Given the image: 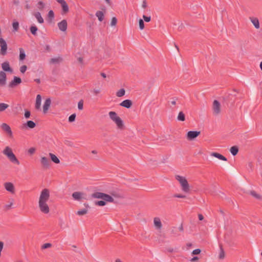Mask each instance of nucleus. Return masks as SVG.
Instances as JSON below:
<instances>
[{"instance_id": "nucleus-1", "label": "nucleus", "mask_w": 262, "mask_h": 262, "mask_svg": "<svg viewBox=\"0 0 262 262\" xmlns=\"http://www.w3.org/2000/svg\"><path fill=\"white\" fill-rule=\"evenodd\" d=\"M51 198L50 190L48 188L42 189L39 192L37 200L38 208L40 212L47 214L50 212L49 205Z\"/></svg>"}, {"instance_id": "nucleus-2", "label": "nucleus", "mask_w": 262, "mask_h": 262, "mask_svg": "<svg viewBox=\"0 0 262 262\" xmlns=\"http://www.w3.org/2000/svg\"><path fill=\"white\" fill-rule=\"evenodd\" d=\"M92 196L95 199L102 200L95 202V205L99 206H104L106 205L107 202L112 203L114 202V199L112 196L100 192H94L92 194Z\"/></svg>"}, {"instance_id": "nucleus-3", "label": "nucleus", "mask_w": 262, "mask_h": 262, "mask_svg": "<svg viewBox=\"0 0 262 262\" xmlns=\"http://www.w3.org/2000/svg\"><path fill=\"white\" fill-rule=\"evenodd\" d=\"M174 177L182 191L186 193H189L190 191V185L186 177L179 174L175 175Z\"/></svg>"}, {"instance_id": "nucleus-4", "label": "nucleus", "mask_w": 262, "mask_h": 262, "mask_svg": "<svg viewBox=\"0 0 262 262\" xmlns=\"http://www.w3.org/2000/svg\"><path fill=\"white\" fill-rule=\"evenodd\" d=\"M108 114L110 119L115 124L118 130H122L125 128L123 121L117 113L114 111H110Z\"/></svg>"}, {"instance_id": "nucleus-5", "label": "nucleus", "mask_w": 262, "mask_h": 262, "mask_svg": "<svg viewBox=\"0 0 262 262\" xmlns=\"http://www.w3.org/2000/svg\"><path fill=\"white\" fill-rule=\"evenodd\" d=\"M3 154L8 158L9 161L17 165L20 164V162L13 153L12 149L8 146H6L3 150Z\"/></svg>"}, {"instance_id": "nucleus-6", "label": "nucleus", "mask_w": 262, "mask_h": 262, "mask_svg": "<svg viewBox=\"0 0 262 262\" xmlns=\"http://www.w3.org/2000/svg\"><path fill=\"white\" fill-rule=\"evenodd\" d=\"M72 197L73 200L78 202L87 200V195L83 191H75L72 193Z\"/></svg>"}, {"instance_id": "nucleus-7", "label": "nucleus", "mask_w": 262, "mask_h": 262, "mask_svg": "<svg viewBox=\"0 0 262 262\" xmlns=\"http://www.w3.org/2000/svg\"><path fill=\"white\" fill-rule=\"evenodd\" d=\"M0 47H1L0 54L3 56L7 54L8 46H7V42L5 41V40L2 38V32H1V29H0Z\"/></svg>"}, {"instance_id": "nucleus-8", "label": "nucleus", "mask_w": 262, "mask_h": 262, "mask_svg": "<svg viewBox=\"0 0 262 262\" xmlns=\"http://www.w3.org/2000/svg\"><path fill=\"white\" fill-rule=\"evenodd\" d=\"M41 166L44 168H49L51 165L50 160L46 157L41 156L40 159Z\"/></svg>"}, {"instance_id": "nucleus-9", "label": "nucleus", "mask_w": 262, "mask_h": 262, "mask_svg": "<svg viewBox=\"0 0 262 262\" xmlns=\"http://www.w3.org/2000/svg\"><path fill=\"white\" fill-rule=\"evenodd\" d=\"M1 127L2 129L5 132L8 136L10 137H12L13 136V133L11 130V127L9 125H8L6 123H3L1 125Z\"/></svg>"}, {"instance_id": "nucleus-10", "label": "nucleus", "mask_w": 262, "mask_h": 262, "mask_svg": "<svg viewBox=\"0 0 262 262\" xmlns=\"http://www.w3.org/2000/svg\"><path fill=\"white\" fill-rule=\"evenodd\" d=\"M57 3L60 4L62 8V14H65L69 12V7L64 0H56Z\"/></svg>"}, {"instance_id": "nucleus-11", "label": "nucleus", "mask_w": 262, "mask_h": 262, "mask_svg": "<svg viewBox=\"0 0 262 262\" xmlns=\"http://www.w3.org/2000/svg\"><path fill=\"white\" fill-rule=\"evenodd\" d=\"M213 113L214 115H219L221 112V104L217 100H214L213 102Z\"/></svg>"}, {"instance_id": "nucleus-12", "label": "nucleus", "mask_w": 262, "mask_h": 262, "mask_svg": "<svg viewBox=\"0 0 262 262\" xmlns=\"http://www.w3.org/2000/svg\"><path fill=\"white\" fill-rule=\"evenodd\" d=\"M4 186L6 190L11 194H14L15 192V187L13 183L6 182L4 183Z\"/></svg>"}, {"instance_id": "nucleus-13", "label": "nucleus", "mask_w": 262, "mask_h": 262, "mask_svg": "<svg viewBox=\"0 0 262 262\" xmlns=\"http://www.w3.org/2000/svg\"><path fill=\"white\" fill-rule=\"evenodd\" d=\"M200 133L199 131H189L186 135V138L187 140L191 141L196 138Z\"/></svg>"}, {"instance_id": "nucleus-14", "label": "nucleus", "mask_w": 262, "mask_h": 262, "mask_svg": "<svg viewBox=\"0 0 262 262\" xmlns=\"http://www.w3.org/2000/svg\"><path fill=\"white\" fill-rule=\"evenodd\" d=\"M57 26L61 31L65 32H66L68 28V23L66 20L63 19L57 23Z\"/></svg>"}, {"instance_id": "nucleus-15", "label": "nucleus", "mask_w": 262, "mask_h": 262, "mask_svg": "<svg viewBox=\"0 0 262 262\" xmlns=\"http://www.w3.org/2000/svg\"><path fill=\"white\" fill-rule=\"evenodd\" d=\"M2 68L3 69L2 71H4V72H10V73H13V69L11 68L10 66V63L8 61H6L3 62L1 64Z\"/></svg>"}, {"instance_id": "nucleus-16", "label": "nucleus", "mask_w": 262, "mask_h": 262, "mask_svg": "<svg viewBox=\"0 0 262 262\" xmlns=\"http://www.w3.org/2000/svg\"><path fill=\"white\" fill-rule=\"evenodd\" d=\"M21 82V79L18 77L14 76L13 80H12L9 84L10 88H14L16 85L19 84Z\"/></svg>"}, {"instance_id": "nucleus-17", "label": "nucleus", "mask_w": 262, "mask_h": 262, "mask_svg": "<svg viewBox=\"0 0 262 262\" xmlns=\"http://www.w3.org/2000/svg\"><path fill=\"white\" fill-rule=\"evenodd\" d=\"M7 82V75L4 71H0V86H4Z\"/></svg>"}, {"instance_id": "nucleus-18", "label": "nucleus", "mask_w": 262, "mask_h": 262, "mask_svg": "<svg viewBox=\"0 0 262 262\" xmlns=\"http://www.w3.org/2000/svg\"><path fill=\"white\" fill-rule=\"evenodd\" d=\"M249 19L256 29L260 28L259 21L257 17H250Z\"/></svg>"}, {"instance_id": "nucleus-19", "label": "nucleus", "mask_w": 262, "mask_h": 262, "mask_svg": "<svg viewBox=\"0 0 262 262\" xmlns=\"http://www.w3.org/2000/svg\"><path fill=\"white\" fill-rule=\"evenodd\" d=\"M51 104V100L50 98H47L46 99L43 105V112L45 114L47 113L48 110L49 109Z\"/></svg>"}, {"instance_id": "nucleus-20", "label": "nucleus", "mask_w": 262, "mask_h": 262, "mask_svg": "<svg viewBox=\"0 0 262 262\" xmlns=\"http://www.w3.org/2000/svg\"><path fill=\"white\" fill-rule=\"evenodd\" d=\"M132 105H133L132 101L129 99L125 100L120 103V106H121L123 107L126 108H130L132 107Z\"/></svg>"}, {"instance_id": "nucleus-21", "label": "nucleus", "mask_w": 262, "mask_h": 262, "mask_svg": "<svg viewBox=\"0 0 262 262\" xmlns=\"http://www.w3.org/2000/svg\"><path fill=\"white\" fill-rule=\"evenodd\" d=\"M154 225L157 229L160 230L161 229L162 225L160 218L156 217L154 219Z\"/></svg>"}, {"instance_id": "nucleus-22", "label": "nucleus", "mask_w": 262, "mask_h": 262, "mask_svg": "<svg viewBox=\"0 0 262 262\" xmlns=\"http://www.w3.org/2000/svg\"><path fill=\"white\" fill-rule=\"evenodd\" d=\"M41 103V97L40 95L38 94L36 96L35 104V107L36 110H39L40 109Z\"/></svg>"}, {"instance_id": "nucleus-23", "label": "nucleus", "mask_w": 262, "mask_h": 262, "mask_svg": "<svg viewBox=\"0 0 262 262\" xmlns=\"http://www.w3.org/2000/svg\"><path fill=\"white\" fill-rule=\"evenodd\" d=\"M210 155L212 157L217 158L220 160L224 161H226L227 160V158L225 157L217 152H212L211 153Z\"/></svg>"}, {"instance_id": "nucleus-24", "label": "nucleus", "mask_w": 262, "mask_h": 262, "mask_svg": "<svg viewBox=\"0 0 262 262\" xmlns=\"http://www.w3.org/2000/svg\"><path fill=\"white\" fill-rule=\"evenodd\" d=\"M33 15L35 17V18H36L37 21L39 23H40V24L43 23L44 20H43V18L42 17L40 12H35L33 14Z\"/></svg>"}, {"instance_id": "nucleus-25", "label": "nucleus", "mask_w": 262, "mask_h": 262, "mask_svg": "<svg viewBox=\"0 0 262 262\" xmlns=\"http://www.w3.org/2000/svg\"><path fill=\"white\" fill-rule=\"evenodd\" d=\"M24 127H28L29 128H33L36 126V124L33 121H28L26 123L23 124Z\"/></svg>"}, {"instance_id": "nucleus-26", "label": "nucleus", "mask_w": 262, "mask_h": 262, "mask_svg": "<svg viewBox=\"0 0 262 262\" xmlns=\"http://www.w3.org/2000/svg\"><path fill=\"white\" fill-rule=\"evenodd\" d=\"M19 59L20 61H23L25 59L26 56L25 52L23 48H19Z\"/></svg>"}, {"instance_id": "nucleus-27", "label": "nucleus", "mask_w": 262, "mask_h": 262, "mask_svg": "<svg viewBox=\"0 0 262 262\" xmlns=\"http://www.w3.org/2000/svg\"><path fill=\"white\" fill-rule=\"evenodd\" d=\"M49 155L51 158V160L53 162H54L56 164H58L60 163L59 159L57 158V157L56 155H55L54 154H52V153H49Z\"/></svg>"}, {"instance_id": "nucleus-28", "label": "nucleus", "mask_w": 262, "mask_h": 262, "mask_svg": "<svg viewBox=\"0 0 262 262\" xmlns=\"http://www.w3.org/2000/svg\"><path fill=\"white\" fill-rule=\"evenodd\" d=\"M88 212V210L86 208H83V209H80L78 211H77L76 212V214L78 216H83V215H84L85 214H86Z\"/></svg>"}, {"instance_id": "nucleus-29", "label": "nucleus", "mask_w": 262, "mask_h": 262, "mask_svg": "<svg viewBox=\"0 0 262 262\" xmlns=\"http://www.w3.org/2000/svg\"><path fill=\"white\" fill-rule=\"evenodd\" d=\"M96 15L98 17V19L100 21H101L103 20L104 15V13L102 11H97L96 13Z\"/></svg>"}, {"instance_id": "nucleus-30", "label": "nucleus", "mask_w": 262, "mask_h": 262, "mask_svg": "<svg viewBox=\"0 0 262 262\" xmlns=\"http://www.w3.org/2000/svg\"><path fill=\"white\" fill-rule=\"evenodd\" d=\"M225 257V252H224L223 249L222 247H221L220 252L219 253V256H218L219 259L220 260H223V259H224Z\"/></svg>"}, {"instance_id": "nucleus-31", "label": "nucleus", "mask_w": 262, "mask_h": 262, "mask_svg": "<svg viewBox=\"0 0 262 262\" xmlns=\"http://www.w3.org/2000/svg\"><path fill=\"white\" fill-rule=\"evenodd\" d=\"M61 60V58L60 57H55L52 58L50 59V62L51 64H57L60 62Z\"/></svg>"}, {"instance_id": "nucleus-32", "label": "nucleus", "mask_w": 262, "mask_h": 262, "mask_svg": "<svg viewBox=\"0 0 262 262\" xmlns=\"http://www.w3.org/2000/svg\"><path fill=\"white\" fill-rule=\"evenodd\" d=\"M13 31L15 32L19 29V23L17 21H14L12 23Z\"/></svg>"}, {"instance_id": "nucleus-33", "label": "nucleus", "mask_w": 262, "mask_h": 262, "mask_svg": "<svg viewBox=\"0 0 262 262\" xmlns=\"http://www.w3.org/2000/svg\"><path fill=\"white\" fill-rule=\"evenodd\" d=\"M230 151L233 156H235L238 151V148L237 146H232L230 148Z\"/></svg>"}, {"instance_id": "nucleus-34", "label": "nucleus", "mask_w": 262, "mask_h": 262, "mask_svg": "<svg viewBox=\"0 0 262 262\" xmlns=\"http://www.w3.org/2000/svg\"><path fill=\"white\" fill-rule=\"evenodd\" d=\"M125 94V91L124 89H121L116 92V96L118 97L123 96Z\"/></svg>"}, {"instance_id": "nucleus-35", "label": "nucleus", "mask_w": 262, "mask_h": 262, "mask_svg": "<svg viewBox=\"0 0 262 262\" xmlns=\"http://www.w3.org/2000/svg\"><path fill=\"white\" fill-rule=\"evenodd\" d=\"M177 119L178 120L181 121H184L185 120V116L184 114L182 112H179Z\"/></svg>"}, {"instance_id": "nucleus-36", "label": "nucleus", "mask_w": 262, "mask_h": 262, "mask_svg": "<svg viewBox=\"0 0 262 262\" xmlns=\"http://www.w3.org/2000/svg\"><path fill=\"white\" fill-rule=\"evenodd\" d=\"M9 107V105L4 103H0V112L4 111L5 110H6Z\"/></svg>"}, {"instance_id": "nucleus-37", "label": "nucleus", "mask_w": 262, "mask_h": 262, "mask_svg": "<svg viewBox=\"0 0 262 262\" xmlns=\"http://www.w3.org/2000/svg\"><path fill=\"white\" fill-rule=\"evenodd\" d=\"M36 150V148L34 147L29 148L27 150V153L29 155L31 156L33 155Z\"/></svg>"}, {"instance_id": "nucleus-38", "label": "nucleus", "mask_w": 262, "mask_h": 262, "mask_svg": "<svg viewBox=\"0 0 262 262\" xmlns=\"http://www.w3.org/2000/svg\"><path fill=\"white\" fill-rule=\"evenodd\" d=\"M37 8L39 10H42L45 7V4L41 1H40L37 3Z\"/></svg>"}, {"instance_id": "nucleus-39", "label": "nucleus", "mask_w": 262, "mask_h": 262, "mask_svg": "<svg viewBox=\"0 0 262 262\" xmlns=\"http://www.w3.org/2000/svg\"><path fill=\"white\" fill-rule=\"evenodd\" d=\"M37 30H38L37 28L34 25L30 27V31L33 35H35L36 34V32H37Z\"/></svg>"}, {"instance_id": "nucleus-40", "label": "nucleus", "mask_w": 262, "mask_h": 262, "mask_svg": "<svg viewBox=\"0 0 262 262\" xmlns=\"http://www.w3.org/2000/svg\"><path fill=\"white\" fill-rule=\"evenodd\" d=\"M27 68H28L27 66L26 65L21 66L19 68L20 72L21 74H24L25 73V72L26 71V70H27Z\"/></svg>"}, {"instance_id": "nucleus-41", "label": "nucleus", "mask_w": 262, "mask_h": 262, "mask_svg": "<svg viewBox=\"0 0 262 262\" xmlns=\"http://www.w3.org/2000/svg\"><path fill=\"white\" fill-rule=\"evenodd\" d=\"M173 197L176 198H182L185 199L186 198V195L181 194V193H176L173 195Z\"/></svg>"}, {"instance_id": "nucleus-42", "label": "nucleus", "mask_w": 262, "mask_h": 262, "mask_svg": "<svg viewBox=\"0 0 262 262\" xmlns=\"http://www.w3.org/2000/svg\"><path fill=\"white\" fill-rule=\"evenodd\" d=\"M92 92L95 95H97L100 93L101 89L98 88H96L93 90Z\"/></svg>"}, {"instance_id": "nucleus-43", "label": "nucleus", "mask_w": 262, "mask_h": 262, "mask_svg": "<svg viewBox=\"0 0 262 262\" xmlns=\"http://www.w3.org/2000/svg\"><path fill=\"white\" fill-rule=\"evenodd\" d=\"M139 25L140 30H143L144 28V21L142 19L139 20Z\"/></svg>"}, {"instance_id": "nucleus-44", "label": "nucleus", "mask_w": 262, "mask_h": 262, "mask_svg": "<svg viewBox=\"0 0 262 262\" xmlns=\"http://www.w3.org/2000/svg\"><path fill=\"white\" fill-rule=\"evenodd\" d=\"M76 118V114H73L69 117V121L70 122H74Z\"/></svg>"}, {"instance_id": "nucleus-45", "label": "nucleus", "mask_w": 262, "mask_h": 262, "mask_svg": "<svg viewBox=\"0 0 262 262\" xmlns=\"http://www.w3.org/2000/svg\"><path fill=\"white\" fill-rule=\"evenodd\" d=\"M117 22V19L115 17H114L112 18L111 25L112 26H115Z\"/></svg>"}, {"instance_id": "nucleus-46", "label": "nucleus", "mask_w": 262, "mask_h": 262, "mask_svg": "<svg viewBox=\"0 0 262 262\" xmlns=\"http://www.w3.org/2000/svg\"><path fill=\"white\" fill-rule=\"evenodd\" d=\"M52 246V245L50 243H46L42 245L41 249H45L51 248Z\"/></svg>"}, {"instance_id": "nucleus-47", "label": "nucleus", "mask_w": 262, "mask_h": 262, "mask_svg": "<svg viewBox=\"0 0 262 262\" xmlns=\"http://www.w3.org/2000/svg\"><path fill=\"white\" fill-rule=\"evenodd\" d=\"M48 16L50 19H52L54 17V14L53 11L52 10H50L48 13Z\"/></svg>"}, {"instance_id": "nucleus-48", "label": "nucleus", "mask_w": 262, "mask_h": 262, "mask_svg": "<svg viewBox=\"0 0 262 262\" xmlns=\"http://www.w3.org/2000/svg\"><path fill=\"white\" fill-rule=\"evenodd\" d=\"M201 252V249H196L192 251L191 254L192 255H198Z\"/></svg>"}, {"instance_id": "nucleus-49", "label": "nucleus", "mask_w": 262, "mask_h": 262, "mask_svg": "<svg viewBox=\"0 0 262 262\" xmlns=\"http://www.w3.org/2000/svg\"><path fill=\"white\" fill-rule=\"evenodd\" d=\"M83 101L82 100L79 101L78 103V108L79 110H82L83 109Z\"/></svg>"}, {"instance_id": "nucleus-50", "label": "nucleus", "mask_w": 262, "mask_h": 262, "mask_svg": "<svg viewBox=\"0 0 262 262\" xmlns=\"http://www.w3.org/2000/svg\"><path fill=\"white\" fill-rule=\"evenodd\" d=\"M30 112L29 111L26 110L25 112V117L26 119H28L30 117Z\"/></svg>"}, {"instance_id": "nucleus-51", "label": "nucleus", "mask_w": 262, "mask_h": 262, "mask_svg": "<svg viewBox=\"0 0 262 262\" xmlns=\"http://www.w3.org/2000/svg\"><path fill=\"white\" fill-rule=\"evenodd\" d=\"M143 18L146 22H149L151 20V17L150 16H146L144 15L143 16Z\"/></svg>"}, {"instance_id": "nucleus-52", "label": "nucleus", "mask_w": 262, "mask_h": 262, "mask_svg": "<svg viewBox=\"0 0 262 262\" xmlns=\"http://www.w3.org/2000/svg\"><path fill=\"white\" fill-rule=\"evenodd\" d=\"M147 6V2L145 0L142 1V7L144 9L146 8Z\"/></svg>"}, {"instance_id": "nucleus-53", "label": "nucleus", "mask_w": 262, "mask_h": 262, "mask_svg": "<svg viewBox=\"0 0 262 262\" xmlns=\"http://www.w3.org/2000/svg\"><path fill=\"white\" fill-rule=\"evenodd\" d=\"M199 260V257L197 256L193 257L192 258L190 259L191 262H194L198 261Z\"/></svg>"}, {"instance_id": "nucleus-54", "label": "nucleus", "mask_w": 262, "mask_h": 262, "mask_svg": "<svg viewBox=\"0 0 262 262\" xmlns=\"http://www.w3.org/2000/svg\"><path fill=\"white\" fill-rule=\"evenodd\" d=\"M252 195H253L254 196H255V197H256L257 198H260V195L257 194H256L254 192H252Z\"/></svg>"}, {"instance_id": "nucleus-55", "label": "nucleus", "mask_w": 262, "mask_h": 262, "mask_svg": "<svg viewBox=\"0 0 262 262\" xmlns=\"http://www.w3.org/2000/svg\"><path fill=\"white\" fill-rule=\"evenodd\" d=\"M198 217H199V219L200 220V221H202L203 219H204V216L202 214H199V215H198Z\"/></svg>"}, {"instance_id": "nucleus-56", "label": "nucleus", "mask_w": 262, "mask_h": 262, "mask_svg": "<svg viewBox=\"0 0 262 262\" xmlns=\"http://www.w3.org/2000/svg\"><path fill=\"white\" fill-rule=\"evenodd\" d=\"M170 103L173 105H176V101L175 100H172V101H170Z\"/></svg>"}, {"instance_id": "nucleus-57", "label": "nucleus", "mask_w": 262, "mask_h": 262, "mask_svg": "<svg viewBox=\"0 0 262 262\" xmlns=\"http://www.w3.org/2000/svg\"><path fill=\"white\" fill-rule=\"evenodd\" d=\"M101 75L103 77V78H106V75L105 74L103 73H102L101 74Z\"/></svg>"}, {"instance_id": "nucleus-58", "label": "nucleus", "mask_w": 262, "mask_h": 262, "mask_svg": "<svg viewBox=\"0 0 262 262\" xmlns=\"http://www.w3.org/2000/svg\"><path fill=\"white\" fill-rule=\"evenodd\" d=\"M184 27L183 24H181L180 26L179 27V29H182Z\"/></svg>"}, {"instance_id": "nucleus-59", "label": "nucleus", "mask_w": 262, "mask_h": 262, "mask_svg": "<svg viewBox=\"0 0 262 262\" xmlns=\"http://www.w3.org/2000/svg\"><path fill=\"white\" fill-rule=\"evenodd\" d=\"M259 67H260V70L262 71V61H261L260 62Z\"/></svg>"}, {"instance_id": "nucleus-60", "label": "nucleus", "mask_w": 262, "mask_h": 262, "mask_svg": "<svg viewBox=\"0 0 262 262\" xmlns=\"http://www.w3.org/2000/svg\"><path fill=\"white\" fill-rule=\"evenodd\" d=\"M115 262H123V261L121 260L120 259H116Z\"/></svg>"}, {"instance_id": "nucleus-61", "label": "nucleus", "mask_w": 262, "mask_h": 262, "mask_svg": "<svg viewBox=\"0 0 262 262\" xmlns=\"http://www.w3.org/2000/svg\"><path fill=\"white\" fill-rule=\"evenodd\" d=\"M92 153L93 154H97V151L95 150H94L92 151Z\"/></svg>"}, {"instance_id": "nucleus-62", "label": "nucleus", "mask_w": 262, "mask_h": 262, "mask_svg": "<svg viewBox=\"0 0 262 262\" xmlns=\"http://www.w3.org/2000/svg\"><path fill=\"white\" fill-rule=\"evenodd\" d=\"M105 1L107 4H110V3H111L110 0H105Z\"/></svg>"}, {"instance_id": "nucleus-63", "label": "nucleus", "mask_w": 262, "mask_h": 262, "mask_svg": "<svg viewBox=\"0 0 262 262\" xmlns=\"http://www.w3.org/2000/svg\"><path fill=\"white\" fill-rule=\"evenodd\" d=\"M35 81L37 83L40 82V80L39 79H35Z\"/></svg>"}, {"instance_id": "nucleus-64", "label": "nucleus", "mask_w": 262, "mask_h": 262, "mask_svg": "<svg viewBox=\"0 0 262 262\" xmlns=\"http://www.w3.org/2000/svg\"><path fill=\"white\" fill-rule=\"evenodd\" d=\"M168 251L170 252H172L173 251V249L172 248H170L169 249H168Z\"/></svg>"}]
</instances>
